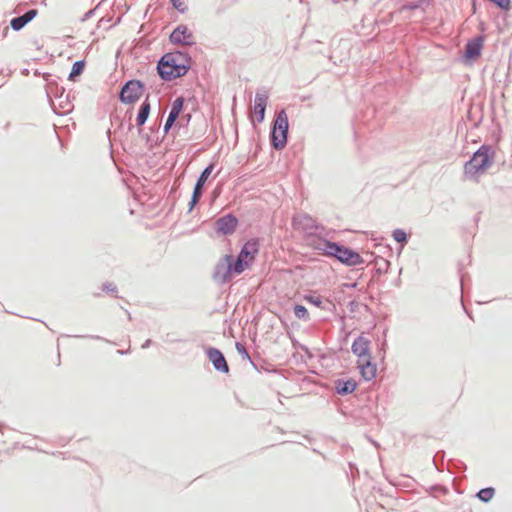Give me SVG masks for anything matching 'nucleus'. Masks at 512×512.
<instances>
[{
    "instance_id": "f257e3e1",
    "label": "nucleus",
    "mask_w": 512,
    "mask_h": 512,
    "mask_svg": "<svg viewBox=\"0 0 512 512\" xmlns=\"http://www.w3.org/2000/svg\"><path fill=\"white\" fill-rule=\"evenodd\" d=\"M192 65V57L189 53L174 50L160 57L156 70L159 78L165 82L185 76Z\"/></svg>"
},
{
    "instance_id": "f03ea898",
    "label": "nucleus",
    "mask_w": 512,
    "mask_h": 512,
    "mask_svg": "<svg viewBox=\"0 0 512 512\" xmlns=\"http://www.w3.org/2000/svg\"><path fill=\"white\" fill-rule=\"evenodd\" d=\"M314 249L348 267H355L364 263L363 257L353 248L326 238H319L314 244Z\"/></svg>"
},
{
    "instance_id": "7ed1b4c3",
    "label": "nucleus",
    "mask_w": 512,
    "mask_h": 512,
    "mask_svg": "<svg viewBox=\"0 0 512 512\" xmlns=\"http://www.w3.org/2000/svg\"><path fill=\"white\" fill-rule=\"evenodd\" d=\"M495 151L488 144L481 145L464 164V175L474 181H478L479 177L493 164Z\"/></svg>"
},
{
    "instance_id": "20e7f679",
    "label": "nucleus",
    "mask_w": 512,
    "mask_h": 512,
    "mask_svg": "<svg viewBox=\"0 0 512 512\" xmlns=\"http://www.w3.org/2000/svg\"><path fill=\"white\" fill-rule=\"evenodd\" d=\"M250 266L251 261L226 254L216 263L212 277L216 283L223 285L230 281L232 276L240 275Z\"/></svg>"
},
{
    "instance_id": "39448f33",
    "label": "nucleus",
    "mask_w": 512,
    "mask_h": 512,
    "mask_svg": "<svg viewBox=\"0 0 512 512\" xmlns=\"http://www.w3.org/2000/svg\"><path fill=\"white\" fill-rule=\"evenodd\" d=\"M289 120L285 109H280L275 113L271 123L269 140L271 147L276 151L285 148L288 142Z\"/></svg>"
},
{
    "instance_id": "423d86ee",
    "label": "nucleus",
    "mask_w": 512,
    "mask_h": 512,
    "mask_svg": "<svg viewBox=\"0 0 512 512\" xmlns=\"http://www.w3.org/2000/svg\"><path fill=\"white\" fill-rule=\"evenodd\" d=\"M145 91V83L139 79L127 80L118 93L119 101L129 105L136 103Z\"/></svg>"
},
{
    "instance_id": "0eeeda50",
    "label": "nucleus",
    "mask_w": 512,
    "mask_h": 512,
    "mask_svg": "<svg viewBox=\"0 0 512 512\" xmlns=\"http://www.w3.org/2000/svg\"><path fill=\"white\" fill-rule=\"evenodd\" d=\"M292 226L295 230L302 231L309 235H315L318 231H324L323 225L318 224L309 214H296L292 217Z\"/></svg>"
},
{
    "instance_id": "6e6552de",
    "label": "nucleus",
    "mask_w": 512,
    "mask_h": 512,
    "mask_svg": "<svg viewBox=\"0 0 512 512\" xmlns=\"http://www.w3.org/2000/svg\"><path fill=\"white\" fill-rule=\"evenodd\" d=\"M214 167H215L214 163L208 164L201 171L200 175L198 176L196 183L194 185V188H193L191 199L189 201L188 213H190L194 209V207L197 205V203L202 198L203 193H204V185H205L206 181L208 180L209 176L211 175V173L213 172Z\"/></svg>"
},
{
    "instance_id": "1a4fd4ad",
    "label": "nucleus",
    "mask_w": 512,
    "mask_h": 512,
    "mask_svg": "<svg viewBox=\"0 0 512 512\" xmlns=\"http://www.w3.org/2000/svg\"><path fill=\"white\" fill-rule=\"evenodd\" d=\"M484 45V36L478 35L467 41L462 53V60L464 63H471L478 59L481 55Z\"/></svg>"
},
{
    "instance_id": "9d476101",
    "label": "nucleus",
    "mask_w": 512,
    "mask_h": 512,
    "mask_svg": "<svg viewBox=\"0 0 512 512\" xmlns=\"http://www.w3.org/2000/svg\"><path fill=\"white\" fill-rule=\"evenodd\" d=\"M238 223V218L234 214L228 213L219 217L214 222V230L218 235H232L235 232Z\"/></svg>"
},
{
    "instance_id": "9b49d317",
    "label": "nucleus",
    "mask_w": 512,
    "mask_h": 512,
    "mask_svg": "<svg viewBox=\"0 0 512 512\" xmlns=\"http://www.w3.org/2000/svg\"><path fill=\"white\" fill-rule=\"evenodd\" d=\"M169 41L174 45L193 46L195 44L193 33L184 24H179L172 30Z\"/></svg>"
},
{
    "instance_id": "f8f14e48",
    "label": "nucleus",
    "mask_w": 512,
    "mask_h": 512,
    "mask_svg": "<svg viewBox=\"0 0 512 512\" xmlns=\"http://www.w3.org/2000/svg\"><path fill=\"white\" fill-rule=\"evenodd\" d=\"M38 14L35 8L27 10L24 14L11 19L10 25L5 26L1 32V37L5 38L9 32V27L14 31L22 30L29 22H31Z\"/></svg>"
},
{
    "instance_id": "ddd939ff",
    "label": "nucleus",
    "mask_w": 512,
    "mask_h": 512,
    "mask_svg": "<svg viewBox=\"0 0 512 512\" xmlns=\"http://www.w3.org/2000/svg\"><path fill=\"white\" fill-rule=\"evenodd\" d=\"M205 353L216 371L223 374L229 373V365L220 349L216 347H208Z\"/></svg>"
},
{
    "instance_id": "4468645a",
    "label": "nucleus",
    "mask_w": 512,
    "mask_h": 512,
    "mask_svg": "<svg viewBox=\"0 0 512 512\" xmlns=\"http://www.w3.org/2000/svg\"><path fill=\"white\" fill-rule=\"evenodd\" d=\"M268 92L266 90H258L254 100V114L256 121L262 123L265 119V112L268 103Z\"/></svg>"
},
{
    "instance_id": "2eb2a0df",
    "label": "nucleus",
    "mask_w": 512,
    "mask_h": 512,
    "mask_svg": "<svg viewBox=\"0 0 512 512\" xmlns=\"http://www.w3.org/2000/svg\"><path fill=\"white\" fill-rule=\"evenodd\" d=\"M151 112V104L149 101V95L145 98V100L141 103L137 116H136V126L138 127V134L142 137H145L146 140H149L148 134H143L142 126L146 123L149 118Z\"/></svg>"
},
{
    "instance_id": "dca6fc26",
    "label": "nucleus",
    "mask_w": 512,
    "mask_h": 512,
    "mask_svg": "<svg viewBox=\"0 0 512 512\" xmlns=\"http://www.w3.org/2000/svg\"><path fill=\"white\" fill-rule=\"evenodd\" d=\"M259 248V240L257 238H251L243 244L237 256L242 259L251 261L252 264L254 262L255 256L259 253Z\"/></svg>"
},
{
    "instance_id": "f3484780",
    "label": "nucleus",
    "mask_w": 512,
    "mask_h": 512,
    "mask_svg": "<svg viewBox=\"0 0 512 512\" xmlns=\"http://www.w3.org/2000/svg\"><path fill=\"white\" fill-rule=\"evenodd\" d=\"M351 351L359 358L358 360L370 358V340L363 336H358L352 343Z\"/></svg>"
},
{
    "instance_id": "a211bd4d",
    "label": "nucleus",
    "mask_w": 512,
    "mask_h": 512,
    "mask_svg": "<svg viewBox=\"0 0 512 512\" xmlns=\"http://www.w3.org/2000/svg\"><path fill=\"white\" fill-rule=\"evenodd\" d=\"M357 367L364 381H371L376 377L377 366L372 358H366L357 361Z\"/></svg>"
},
{
    "instance_id": "6ab92c4d",
    "label": "nucleus",
    "mask_w": 512,
    "mask_h": 512,
    "mask_svg": "<svg viewBox=\"0 0 512 512\" xmlns=\"http://www.w3.org/2000/svg\"><path fill=\"white\" fill-rule=\"evenodd\" d=\"M358 387V383L352 379H337L334 381V389L337 394L346 396L353 393Z\"/></svg>"
},
{
    "instance_id": "aec40b11",
    "label": "nucleus",
    "mask_w": 512,
    "mask_h": 512,
    "mask_svg": "<svg viewBox=\"0 0 512 512\" xmlns=\"http://www.w3.org/2000/svg\"><path fill=\"white\" fill-rule=\"evenodd\" d=\"M44 79L46 80V94L47 97L50 99L52 96L56 99L63 98L65 94V89L62 86H59L55 80L51 79V74L44 73L43 74Z\"/></svg>"
},
{
    "instance_id": "412c9836",
    "label": "nucleus",
    "mask_w": 512,
    "mask_h": 512,
    "mask_svg": "<svg viewBox=\"0 0 512 512\" xmlns=\"http://www.w3.org/2000/svg\"><path fill=\"white\" fill-rule=\"evenodd\" d=\"M184 107H185V98L183 96H178L172 102L171 109H170L168 115L172 116L173 118L178 120L180 115L184 112Z\"/></svg>"
},
{
    "instance_id": "4be33fe9",
    "label": "nucleus",
    "mask_w": 512,
    "mask_h": 512,
    "mask_svg": "<svg viewBox=\"0 0 512 512\" xmlns=\"http://www.w3.org/2000/svg\"><path fill=\"white\" fill-rule=\"evenodd\" d=\"M85 66L86 61L84 59L74 62L68 75V80L73 82L76 81L77 77L84 72Z\"/></svg>"
},
{
    "instance_id": "5701e85b",
    "label": "nucleus",
    "mask_w": 512,
    "mask_h": 512,
    "mask_svg": "<svg viewBox=\"0 0 512 512\" xmlns=\"http://www.w3.org/2000/svg\"><path fill=\"white\" fill-rule=\"evenodd\" d=\"M303 299L311 305L315 307L321 308L323 310H328V308L323 304V299L316 292H311L309 294H305Z\"/></svg>"
},
{
    "instance_id": "b1692460",
    "label": "nucleus",
    "mask_w": 512,
    "mask_h": 512,
    "mask_svg": "<svg viewBox=\"0 0 512 512\" xmlns=\"http://www.w3.org/2000/svg\"><path fill=\"white\" fill-rule=\"evenodd\" d=\"M495 495V488L494 487H485L480 489L476 493V497L479 501L483 503H488Z\"/></svg>"
},
{
    "instance_id": "393cba45",
    "label": "nucleus",
    "mask_w": 512,
    "mask_h": 512,
    "mask_svg": "<svg viewBox=\"0 0 512 512\" xmlns=\"http://www.w3.org/2000/svg\"><path fill=\"white\" fill-rule=\"evenodd\" d=\"M433 0H415L410 1L404 4L403 9L404 10H417V9H424V7L429 6Z\"/></svg>"
},
{
    "instance_id": "a878e982",
    "label": "nucleus",
    "mask_w": 512,
    "mask_h": 512,
    "mask_svg": "<svg viewBox=\"0 0 512 512\" xmlns=\"http://www.w3.org/2000/svg\"><path fill=\"white\" fill-rule=\"evenodd\" d=\"M390 266V262L382 257L375 258V273L382 275L387 272Z\"/></svg>"
},
{
    "instance_id": "bb28decb",
    "label": "nucleus",
    "mask_w": 512,
    "mask_h": 512,
    "mask_svg": "<svg viewBox=\"0 0 512 512\" xmlns=\"http://www.w3.org/2000/svg\"><path fill=\"white\" fill-rule=\"evenodd\" d=\"M59 106H60V108L62 109V111H61V112H57V111L53 108L54 112H55V113H57V114H59V115H61V114H66V113H68V112L72 111V109H73V105H72V103H71V101H70L69 94L64 95V96H63V98L59 99Z\"/></svg>"
},
{
    "instance_id": "cd10ccee",
    "label": "nucleus",
    "mask_w": 512,
    "mask_h": 512,
    "mask_svg": "<svg viewBox=\"0 0 512 512\" xmlns=\"http://www.w3.org/2000/svg\"><path fill=\"white\" fill-rule=\"evenodd\" d=\"M392 236H393L394 240L397 243H399L402 247L404 245H406L408 242V235L405 232V230H403L401 228H397V229L393 230Z\"/></svg>"
},
{
    "instance_id": "c85d7f7f",
    "label": "nucleus",
    "mask_w": 512,
    "mask_h": 512,
    "mask_svg": "<svg viewBox=\"0 0 512 512\" xmlns=\"http://www.w3.org/2000/svg\"><path fill=\"white\" fill-rule=\"evenodd\" d=\"M294 315L303 321H308L310 319L309 312L304 305L295 304L293 307Z\"/></svg>"
},
{
    "instance_id": "c756f323",
    "label": "nucleus",
    "mask_w": 512,
    "mask_h": 512,
    "mask_svg": "<svg viewBox=\"0 0 512 512\" xmlns=\"http://www.w3.org/2000/svg\"><path fill=\"white\" fill-rule=\"evenodd\" d=\"M445 458V451H437L433 457V464L438 471L443 470V462Z\"/></svg>"
},
{
    "instance_id": "7c9ffc66",
    "label": "nucleus",
    "mask_w": 512,
    "mask_h": 512,
    "mask_svg": "<svg viewBox=\"0 0 512 512\" xmlns=\"http://www.w3.org/2000/svg\"><path fill=\"white\" fill-rule=\"evenodd\" d=\"M235 348L244 360L251 361V356L243 343L237 341Z\"/></svg>"
},
{
    "instance_id": "2f4dec72",
    "label": "nucleus",
    "mask_w": 512,
    "mask_h": 512,
    "mask_svg": "<svg viewBox=\"0 0 512 512\" xmlns=\"http://www.w3.org/2000/svg\"><path fill=\"white\" fill-rule=\"evenodd\" d=\"M102 290L104 292L110 293V294L114 295L116 298H118V295H117L118 289L114 283H112V282L103 283Z\"/></svg>"
},
{
    "instance_id": "473e14b6",
    "label": "nucleus",
    "mask_w": 512,
    "mask_h": 512,
    "mask_svg": "<svg viewBox=\"0 0 512 512\" xmlns=\"http://www.w3.org/2000/svg\"><path fill=\"white\" fill-rule=\"evenodd\" d=\"M173 8H175L179 13L183 14L188 10V7L182 0H170Z\"/></svg>"
},
{
    "instance_id": "72a5a7b5",
    "label": "nucleus",
    "mask_w": 512,
    "mask_h": 512,
    "mask_svg": "<svg viewBox=\"0 0 512 512\" xmlns=\"http://www.w3.org/2000/svg\"><path fill=\"white\" fill-rule=\"evenodd\" d=\"M177 119L173 118L172 116H167L166 122L163 127L164 134H167L169 130L175 125Z\"/></svg>"
},
{
    "instance_id": "f704fd0d",
    "label": "nucleus",
    "mask_w": 512,
    "mask_h": 512,
    "mask_svg": "<svg viewBox=\"0 0 512 512\" xmlns=\"http://www.w3.org/2000/svg\"><path fill=\"white\" fill-rule=\"evenodd\" d=\"M192 119L191 113H182V117L180 119L181 125H188Z\"/></svg>"
},
{
    "instance_id": "c9c22d12",
    "label": "nucleus",
    "mask_w": 512,
    "mask_h": 512,
    "mask_svg": "<svg viewBox=\"0 0 512 512\" xmlns=\"http://www.w3.org/2000/svg\"><path fill=\"white\" fill-rule=\"evenodd\" d=\"M96 9H97V8H93V9L88 10V11H87L83 16H82L81 21H82V22H85V21H87L88 19H90V18L94 15V13H95Z\"/></svg>"
},
{
    "instance_id": "e433bc0d",
    "label": "nucleus",
    "mask_w": 512,
    "mask_h": 512,
    "mask_svg": "<svg viewBox=\"0 0 512 512\" xmlns=\"http://www.w3.org/2000/svg\"><path fill=\"white\" fill-rule=\"evenodd\" d=\"M126 114H128V115H129V120H128V123H127V126H126V128H127V133H128V132H131V131L133 130V128H134V125L131 123V118H132V109H131V110H128V111L126 112Z\"/></svg>"
},
{
    "instance_id": "4c0bfd02",
    "label": "nucleus",
    "mask_w": 512,
    "mask_h": 512,
    "mask_svg": "<svg viewBox=\"0 0 512 512\" xmlns=\"http://www.w3.org/2000/svg\"><path fill=\"white\" fill-rule=\"evenodd\" d=\"M431 490H435V491H438V490H439V491H442V492H444V493H446V492H447V488H446V487H444V486H441V485H433V486L431 487Z\"/></svg>"
},
{
    "instance_id": "58836bf2",
    "label": "nucleus",
    "mask_w": 512,
    "mask_h": 512,
    "mask_svg": "<svg viewBox=\"0 0 512 512\" xmlns=\"http://www.w3.org/2000/svg\"><path fill=\"white\" fill-rule=\"evenodd\" d=\"M80 337L81 338H90V339H95V340H104L101 336H98V335H83Z\"/></svg>"
},
{
    "instance_id": "ea45409f",
    "label": "nucleus",
    "mask_w": 512,
    "mask_h": 512,
    "mask_svg": "<svg viewBox=\"0 0 512 512\" xmlns=\"http://www.w3.org/2000/svg\"><path fill=\"white\" fill-rule=\"evenodd\" d=\"M152 344V340L151 339H147L143 344H142V348L143 349H146L148 347H150Z\"/></svg>"
},
{
    "instance_id": "a19ab883",
    "label": "nucleus",
    "mask_w": 512,
    "mask_h": 512,
    "mask_svg": "<svg viewBox=\"0 0 512 512\" xmlns=\"http://www.w3.org/2000/svg\"><path fill=\"white\" fill-rule=\"evenodd\" d=\"M249 363L252 365V367L256 370V371H260V369L258 368V365L254 362V360L251 358V361H249Z\"/></svg>"
},
{
    "instance_id": "79ce46f5",
    "label": "nucleus",
    "mask_w": 512,
    "mask_h": 512,
    "mask_svg": "<svg viewBox=\"0 0 512 512\" xmlns=\"http://www.w3.org/2000/svg\"><path fill=\"white\" fill-rule=\"evenodd\" d=\"M5 428V424L0 422V433L3 434V429Z\"/></svg>"
},
{
    "instance_id": "37998d69",
    "label": "nucleus",
    "mask_w": 512,
    "mask_h": 512,
    "mask_svg": "<svg viewBox=\"0 0 512 512\" xmlns=\"http://www.w3.org/2000/svg\"><path fill=\"white\" fill-rule=\"evenodd\" d=\"M119 127H120L121 129L125 128L124 120H121V121H120V125H119Z\"/></svg>"
},
{
    "instance_id": "c03bdc74",
    "label": "nucleus",
    "mask_w": 512,
    "mask_h": 512,
    "mask_svg": "<svg viewBox=\"0 0 512 512\" xmlns=\"http://www.w3.org/2000/svg\"><path fill=\"white\" fill-rule=\"evenodd\" d=\"M117 353H119V354H121V355H124V354H126V353H127V351H125V350H118V351H117Z\"/></svg>"
},
{
    "instance_id": "a18cd8bd",
    "label": "nucleus",
    "mask_w": 512,
    "mask_h": 512,
    "mask_svg": "<svg viewBox=\"0 0 512 512\" xmlns=\"http://www.w3.org/2000/svg\"><path fill=\"white\" fill-rule=\"evenodd\" d=\"M22 73H23V74H25V75H27V74L29 73V71H28V69H24V70L22 71Z\"/></svg>"
},
{
    "instance_id": "49530a36",
    "label": "nucleus",
    "mask_w": 512,
    "mask_h": 512,
    "mask_svg": "<svg viewBox=\"0 0 512 512\" xmlns=\"http://www.w3.org/2000/svg\"><path fill=\"white\" fill-rule=\"evenodd\" d=\"M126 313H127V315H128V319H129V320H131V315H130V313H129L127 310H126Z\"/></svg>"
},
{
    "instance_id": "de8ad7c7",
    "label": "nucleus",
    "mask_w": 512,
    "mask_h": 512,
    "mask_svg": "<svg viewBox=\"0 0 512 512\" xmlns=\"http://www.w3.org/2000/svg\"><path fill=\"white\" fill-rule=\"evenodd\" d=\"M475 3V0H472Z\"/></svg>"
}]
</instances>
